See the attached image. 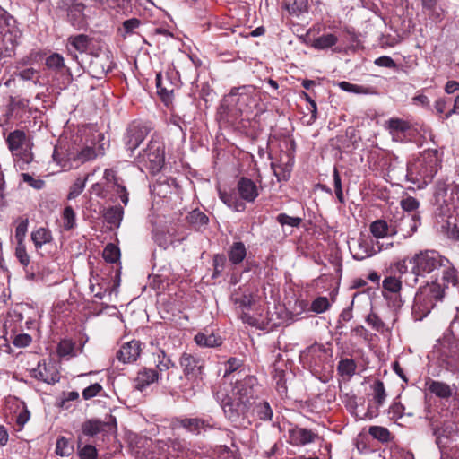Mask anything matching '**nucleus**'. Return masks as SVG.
Listing matches in <instances>:
<instances>
[{
	"instance_id": "1",
	"label": "nucleus",
	"mask_w": 459,
	"mask_h": 459,
	"mask_svg": "<svg viewBox=\"0 0 459 459\" xmlns=\"http://www.w3.org/2000/svg\"><path fill=\"white\" fill-rule=\"evenodd\" d=\"M261 385L255 376L246 375L237 379L230 394L225 395L221 405L226 418L234 424H243L255 400H258Z\"/></svg>"
},
{
	"instance_id": "2",
	"label": "nucleus",
	"mask_w": 459,
	"mask_h": 459,
	"mask_svg": "<svg viewBox=\"0 0 459 459\" xmlns=\"http://www.w3.org/2000/svg\"><path fill=\"white\" fill-rule=\"evenodd\" d=\"M440 163L437 150L424 151L419 158L408 163L406 178L413 184L427 185L437 173L441 167Z\"/></svg>"
},
{
	"instance_id": "3",
	"label": "nucleus",
	"mask_w": 459,
	"mask_h": 459,
	"mask_svg": "<svg viewBox=\"0 0 459 459\" xmlns=\"http://www.w3.org/2000/svg\"><path fill=\"white\" fill-rule=\"evenodd\" d=\"M444 294V289L436 282L420 288L415 295L412 306V313L415 317L420 320L426 317L437 302L442 300Z\"/></svg>"
},
{
	"instance_id": "4",
	"label": "nucleus",
	"mask_w": 459,
	"mask_h": 459,
	"mask_svg": "<svg viewBox=\"0 0 459 459\" xmlns=\"http://www.w3.org/2000/svg\"><path fill=\"white\" fill-rule=\"evenodd\" d=\"M409 263L412 264L411 273L415 284L418 276H425L442 266H448L449 260L435 250H425L415 254L410 258Z\"/></svg>"
},
{
	"instance_id": "5",
	"label": "nucleus",
	"mask_w": 459,
	"mask_h": 459,
	"mask_svg": "<svg viewBox=\"0 0 459 459\" xmlns=\"http://www.w3.org/2000/svg\"><path fill=\"white\" fill-rule=\"evenodd\" d=\"M135 160L142 170L145 169L153 175L157 174L165 163L164 143L159 139L152 138Z\"/></svg>"
},
{
	"instance_id": "6",
	"label": "nucleus",
	"mask_w": 459,
	"mask_h": 459,
	"mask_svg": "<svg viewBox=\"0 0 459 459\" xmlns=\"http://www.w3.org/2000/svg\"><path fill=\"white\" fill-rule=\"evenodd\" d=\"M227 101L241 115L249 116L256 108L258 98L255 87L244 85L233 88L227 96Z\"/></svg>"
},
{
	"instance_id": "7",
	"label": "nucleus",
	"mask_w": 459,
	"mask_h": 459,
	"mask_svg": "<svg viewBox=\"0 0 459 459\" xmlns=\"http://www.w3.org/2000/svg\"><path fill=\"white\" fill-rule=\"evenodd\" d=\"M98 153L94 147L85 146L80 151L66 150L65 153L63 148L56 147L53 152V159L62 167H67V162H77L78 164H83L87 161L92 160L97 158Z\"/></svg>"
},
{
	"instance_id": "8",
	"label": "nucleus",
	"mask_w": 459,
	"mask_h": 459,
	"mask_svg": "<svg viewBox=\"0 0 459 459\" xmlns=\"http://www.w3.org/2000/svg\"><path fill=\"white\" fill-rule=\"evenodd\" d=\"M179 365L184 378L192 385L203 379L204 362L198 356L184 352L179 358Z\"/></svg>"
},
{
	"instance_id": "9",
	"label": "nucleus",
	"mask_w": 459,
	"mask_h": 459,
	"mask_svg": "<svg viewBox=\"0 0 459 459\" xmlns=\"http://www.w3.org/2000/svg\"><path fill=\"white\" fill-rule=\"evenodd\" d=\"M87 71L94 78L101 79L114 67V63L108 52L87 55Z\"/></svg>"
},
{
	"instance_id": "10",
	"label": "nucleus",
	"mask_w": 459,
	"mask_h": 459,
	"mask_svg": "<svg viewBox=\"0 0 459 459\" xmlns=\"http://www.w3.org/2000/svg\"><path fill=\"white\" fill-rule=\"evenodd\" d=\"M148 130L145 126L133 124L126 130L124 141L128 151L134 152L146 138Z\"/></svg>"
},
{
	"instance_id": "11",
	"label": "nucleus",
	"mask_w": 459,
	"mask_h": 459,
	"mask_svg": "<svg viewBox=\"0 0 459 459\" xmlns=\"http://www.w3.org/2000/svg\"><path fill=\"white\" fill-rule=\"evenodd\" d=\"M31 376L47 384H55L59 380L56 367L52 363H46L45 361L38 363V367L31 370Z\"/></svg>"
},
{
	"instance_id": "12",
	"label": "nucleus",
	"mask_w": 459,
	"mask_h": 459,
	"mask_svg": "<svg viewBox=\"0 0 459 459\" xmlns=\"http://www.w3.org/2000/svg\"><path fill=\"white\" fill-rule=\"evenodd\" d=\"M288 433L289 443L297 446H304L318 438L316 433L305 428L295 427L289 429Z\"/></svg>"
},
{
	"instance_id": "13",
	"label": "nucleus",
	"mask_w": 459,
	"mask_h": 459,
	"mask_svg": "<svg viewBox=\"0 0 459 459\" xmlns=\"http://www.w3.org/2000/svg\"><path fill=\"white\" fill-rule=\"evenodd\" d=\"M420 224V216L417 214H407L403 215L399 222L394 225L396 230V235L401 233L403 238L411 237L414 232L417 231L419 225Z\"/></svg>"
},
{
	"instance_id": "14",
	"label": "nucleus",
	"mask_w": 459,
	"mask_h": 459,
	"mask_svg": "<svg viewBox=\"0 0 459 459\" xmlns=\"http://www.w3.org/2000/svg\"><path fill=\"white\" fill-rule=\"evenodd\" d=\"M177 422L187 432L194 435H200L202 431H207L208 429L215 428L214 425L209 423L208 420H205L201 418L178 419Z\"/></svg>"
},
{
	"instance_id": "15",
	"label": "nucleus",
	"mask_w": 459,
	"mask_h": 459,
	"mask_svg": "<svg viewBox=\"0 0 459 459\" xmlns=\"http://www.w3.org/2000/svg\"><path fill=\"white\" fill-rule=\"evenodd\" d=\"M237 190L240 198L248 203H253L259 195L255 183L246 177L239 178L237 184Z\"/></svg>"
},
{
	"instance_id": "16",
	"label": "nucleus",
	"mask_w": 459,
	"mask_h": 459,
	"mask_svg": "<svg viewBox=\"0 0 459 459\" xmlns=\"http://www.w3.org/2000/svg\"><path fill=\"white\" fill-rule=\"evenodd\" d=\"M140 353V342L133 340L121 346V348L117 352V358L123 363H131L139 358Z\"/></svg>"
},
{
	"instance_id": "17",
	"label": "nucleus",
	"mask_w": 459,
	"mask_h": 459,
	"mask_svg": "<svg viewBox=\"0 0 459 459\" xmlns=\"http://www.w3.org/2000/svg\"><path fill=\"white\" fill-rule=\"evenodd\" d=\"M351 253L355 260L361 261L375 255L377 251L371 240L360 237L358 238L356 246L351 248Z\"/></svg>"
},
{
	"instance_id": "18",
	"label": "nucleus",
	"mask_w": 459,
	"mask_h": 459,
	"mask_svg": "<svg viewBox=\"0 0 459 459\" xmlns=\"http://www.w3.org/2000/svg\"><path fill=\"white\" fill-rule=\"evenodd\" d=\"M159 379V373L156 369L143 368L137 372L134 380V388L143 392L152 384L157 382Z\"/></svg>"
},
{
	"instance_id": "19",
	"label": "nucleus",
	"mask_w": 459,
	"mask_h": 459,
	"mask_svg": "<svg viewBox=\"0 0 459 459\" xmlns=\"http://www.w3.org/2000/svg\"><path fill=\"white\" fill-rule=\"evenodd\" d=\"M425 385L430 394L440 399L447 400L453 395L452 387L445 382L428 378Z\"/></svg>"
},
{
	"instance_id": "20",
	"label": "nucleus",
	"mask_w": 459,
	"mask_h": 459,
	"mask_svg": "<svg viewBox=\"0 0 459 459\" xmlns=\"http://www.w3.org/2000/svg\"><path fill=\"white\" fill-rule=\"evenodd\" d=\"M370 233L377 239L396 235V230L393 224H388L385 220H376L369 226Z\"/></svg>"
},
{
	"instance_id": "21",
	"label": "nucleus",
	"mask_w": 459,
	"mask_h": 459,
	"mask_svg": "<svg viewBox=\"0 0 459 459\" xmlns=\"http://www.w3.org/2000/svg\"><path fill=\"white\" fill-rule=\"evenodd\" d=\"M385 128L389 131L393 139L398 141L411 128V125L403 119L393 117L385 122Z\"/></svg>"
},
{
	"instance_id": "22",
	"label": "nucleus",
	"mask_w": 459,
	"mask_h": 459,
	"mask_svg": "<svg viewBox=\"0 0 459 459\" xmlns=\"http://www.w3.org/2000/svg\"><path fill=\"white\" fill-rule=\"evenodd\" d=\"M249 415L256 416L260 420L269 421L273 418V411L268 402L255 400Z\"/></svg>"
},
{
	"instance_id": "23",
	"label": "nucleus",
	"mask_w": 459,
	"mask_h": 459,
	"mask_svg": "<svg viewBox=\"0 0 459 459\" xmlns=\"http://www.w3.org/2000/svg\"><path fill=\"white\" fill-rule=\"evenodd\" d=\"M85 4H75L66 9L68 19L74 27L81 29L85 26Z\"/></svg>"
},
{
	"instance_id": "24",
	"label": "nucleus",
	"mask_w": 459,
	"mask_h": 459,
	"mask_svg": "<svg viewBox=\"0 0 459 459\" xmlns=\"http://www.w3.org/2000/svg\"><path fill=\"white\" fill-rule=\"evenodd\" d=\"M186 221L195 230H203L209 222L208 216L199 209L191 211L186 217Z\"/></svg>"
},
{
	"instance_id": "25",
	"label": "nucleus",
	"mask_w": 459,
	"mask_h": 459,
	"mask_svg": "<svg viewBox=\"0 0 459 459\" xmlns=\"http://www.w3.org/2000/svg\"><path fill=\"white\" fill-rule=\"evenodd\" d=\"M247 255V248L243 242H234L228 252L229 260L232 264H239Z\"/></svg>"
},
{
	"instance_id": "26",
	"label": "nucleus",
	"mask_w": 459,
	"mask_h": 459,
	"mask_svg": "<svg viewBox=\"0 0 459 459\" xmlns=\"http://www.w3.org/2000/svg\"><path fill=\"white\" fill-rule=\"evenodd\" d=\"M26 141V134L23 130L16 129L6 137V143L12 152L19 151Z\"/></svg>"
},
{
	"instance_id": "27",
	"label": "nucleus",
	"mask_w": 459,
	"mask_h": 459,
	"mask_svg": "<svg viewBox=\"0 0 459 459\" xmlns=\"http://www.w3.org/2000/svg\"><path fill=\"white\" fill-rule=\"evenodd\" d=\"M53 239L51 231L47 228H39L31 232V240L36 250L42 247L43 245L50 243Z\"/></svg>"
},
{
	"instance_id": "28",
	"label": "nucleus",
	"mask_w": 459,
	"mask_h": 459,
	"mask_svg": "<svg viewBox=\"0 0 459 459\" xmlns=\"http://www.w3.org/2000/svg\"><path fill=\"white\" fill-rule=\"evenodd\" d=\"M195 342L202 347H218L222 343L221 338L212 333H198L195 336Z\"/></svg>"
},
{
	"instance_id": "29",
	"label": "nucleus",
	"mask_w": 459,
	"mask_h": 459,
	"mask_svg": "<svg viewBox=\"0 0 459 459\" xmlns=\"http://www.w3.org/2000/svg\"><path fill=\"white\" fill-rule=\"evenodd\" d=\"M444 268L442 280L444 284L448 287L451 285L455 287L459 293V272L454 267L449 261L448 266H442Z\"/></svg>"
},
{
	"instance_id": "30",
	"label": "nucleus",
	"mask_w": 459,
	"mask_h": 459,
	"mask_svg": "<svg viewBox=\"0 0 459 459\" xmlns=\"http://www.w3.org/2000/svg\"><path fill=\"white\" fill-rule=\"evenodd\" d=\"M103 216L108 224L118 228L123 220L124 209L121 206H111L106 210Z\"/></svg>"
},
{
	"instance_id": "31",
	"label": "nucleus",
	"mask_w": 459,
	"mask_h": 459,
	"mask_svg": "<svg viewBox=\"0 0 459 459\" xmlns=\"http://www.w3.org/2000/svg\"><path fill=\"white\" fill-rule=\"evenodd\" d=\"M219 197L228 207L235 212H243L246 209V204L232 193L220 190Z\"/></svg>"
},
{
	"instance_id": "32",
	"label": "nucleus",
	"mask_w": 459,
	"mask_h": 459,
	"mask_svg": "<svg viewBox=\"0 0 459 459\" xmlns=\"http://www.w3.org/2000/svg\"><path fill=\"white\" fill-rule=\"evenodd\" d=\"M424 13L430 20L437 22L443 18V11L437 6V0H421Z\"/></svg>"
},
{
	"instance_id": "33",
	"label": "nucleus",
	"mask_w": 459,
	"mask_h": 459,
	"mask_svg": "<svg viewBox=\"0 0 459 459\" xmlns=\"http://www.w3.org/2000/svg\"><path fill=\"white\" fill-rule=\"evenodd\" d=\"M338 42V38L336 35L333 33L324 34L316 39H315L310 46L317 50H325L329 48H332Z\"/></svg>"
},
{
	"instance_id": "34",
	"label": "nucleus",
	"mask_w": 459,
	"mask_h": 459,
	"mask_svg": "<svg viewBox=\"0 0 459 459\" xmlns=\"http://www.w3.org/2000/svg\"><path fill=\"white\" fill-rule=\"evenodd\" d=\"M357 364L352 359H342L337 366L338 374L347 379H351L356 373Z\"/></svg>"
},
{
	"instance_id": "35",
	"label": "nucleus",
	"mask_w": 459,
	"mask_h": 459,
	"mask_svg": "<svg viewBox=\"0 0 459 459\" xmlns=\"http://www.w3.org/2000/svg\"><path fill=\"white\" fill-rule=\"evenodd\" d=\"M69 44L78 52L86 53L91 39L85 34H79L75 36H70L68 38Z\"/></svg>"
},
{
	"instance_id": "36",
	"label": "nucleus",
	"mask_w": 459,
	"mask_h": 459,
	"mask_svg": "<svg viewBox=\"0 0 459 459\" xmlns=\"http://www.w3.org/2000/svg\"><path fill=\"white\" fill-rule=\"evenodd\" d=\"M370 389L372 390L373 401L377 406H382L387 396L384 383L379 379L375 380L370 385Z\"/></svg>"
},
{
	"instance_id": "37",
	"label": "nucleus",
	"mask_w": 459,
	"mask_h": 459,
	"mask_svg": "<svg viewBox=\"0 0 459 459\" xmlns=\"http://www.w3.org/2000/svg\"><path fill=\"white\" fill-rule=\"evenodd\" d=\"M106 424L99 420H89L82 423V431L85 436L94 437L104 430Z\"/></svg>"
},
{
	"instance_id": "38",
	"label": "nucleus",
	"mask_w": 459,
	"mask_h": 459,
	"mask_svg": "<svg viewBox=\"0 0 459 459\" xmlns=\"http://www.w3.org/2000/svg\"><path fill=\"white\" fill-rule=\"evenodd\" d=\"M14 76L22 81H31L34 84L39 83V72L32 67L19 66V70L14 72Z\"/></svg>"
},
{
	"instance_id": "39",
	"label": "nucleus",
	"mask_w": 459,
	"mask_h": 459,
	"mask_svg": "<svg viewBox=\"0 0 459 459\" xmlns=\"http://www.w3.org/2000/svg\"><path fill=\"white\" fill-rule=\"evenodd\" d=\"M156 368L157 371L162 373L169 368H175V362L168 356L164 350L160 349L156 354Z\"/></svg>"
},
{
	"instance_id": "40",
	"label": "nucleus",
	"mask_w": 459,
	"mask_h": 459,
	"mask_svg": "<svg viewBox=\"0 0 459 459\" xmlns=\"http://www.w3.org/2000/svg\"><path fill=\"white\" fill-rule=\"evenodd\" d=\"M231 300L241 312L248 310L254 302L253 297L250 294L234 293L231 297Z\"/></svg>"
},
{
	"instance_id": "41",
	"label": "nucleus",
	"mask_w": 459,
	"mask_h": 459,
	"mask_svg": "<svg viewBox=\"0 0 459 459\" xmlns=\"http://www.w3.org/2000/svg\"><path fill=\"white\" fill-rule=\"evenodd\" d=\"M169 445L164 440H156L152 444V452L156 454L157 456H152L150 459H169Z\"/></svg>"
},
{
	"instance_id": "42",
	"label": "nucleus",
	"mask_w": 459,
	"mask_h": 459,
	"mask_svg": "<svg viewBox=\"0 0 459 459\" xmlns=\"http://www.w3.org/2000/svg\"><path fill=\"white\" fill-rule=\"evenodd\" d=\"M338 86L344 91L352 92L356 94H372L374 91L370 87H365L362 85L353 84L349 82H340Z\"/></svg>"
},
{
	"instance_id": "43",
	"label": "nucleus",
	"mask_w": 459,
	"mask_h": 459,
	"mask_svg": "<svg viewBox=\"0 0 459 459\" xmlns=\"http://www.w3.org/2000/svg\"><path fill=\"white\" fill-rule=\"evenodd\" d=\"M284 5L291 14L299 15L307 11V0H285Z\"/></svg>"
},
{
	"instance_id": "44",
	"label": "nucleus",
	"mask_w": 459,
	"mask_h": 459,
	"mask_svg": "<svg viewBox=\"0 0 459 459\" xmlns=\"http://www.w3.org/2000/svg\"><path fill=\"white\" fill-rule=\"evenodd\" d=\"M74 452V446L72 442L65 437H60L56 440V453L60 456H69Z\"/></svg>"
},
{
	"instance_id": "45",
	"label": "nucleus",
	"mask_w": 459,
	"mask_h": 459,
	"mask_svg": "<svg viewBox=\"0 0 459 459\" xmlns=\"http://www.w3.org/2000/svg\"><path fill=\"white\" fill-rule=\"evenodd\" d=\"M368 433L373 438L382 443H385L390 440V431L385 427L371 426L368 429Z\"/></svg>"
},
{
	"instance_id": "46",
	"label": "nucleus",
	"mask_w": 459,
	"mask_h": 459,
	"mask_svg": "<svg viewBox=\"0 0 459 459\" xmlns=\"http://www.w3.org/2000/svg\"><path fill=\"white\" fill-rule=\"evenodd\" d=\"M46 66L56 72H60L63 68H65V61L61 55L57 53H53L49 56L46 58Z\"/></svg>"
},
{
	"instance_id": "47",
	"label": "nucleus",
	"mask_w": 459,
	"mask_h": 459,
	"mask_svg": "<svg viewBox=\"0 0 459 459\" xmlns=\"http://www.w3.org/2000/svg\"><path fill=\"white\" fill-rule=\"evenodd\" d=\"M63 227L65 230H72L76 224V215L71 206H66L62 214Z\"/></svg>"
},
{
	"instance_id": "48",
	"label": "nucleus",
	"mask_w": 459,
	"mask_h": 459,
	"mask_svg": "<svg viewBox=\"0 0 459 459\" xmlns=\"http://www.w3.org/2000/svg\"><path fill=\"white\" fill-rule=\"evenodd\" d=\"M243 367V361L238 358L231 357L225 363V371L223 377H228L231 374L238 371V375L239 376L241 370H239Z\"/></svg>"
},
{
	"instance_id": "49",
	"label": "nucleus",
	"mask_w": 459,
	"mask_h": 459,
	"mask_svg": "<svg viewBox=\"0 0 459 459\" xmlns=\"http://www.w3.org/2000/svg\"><path fill=\"white\" fill-rule=\"evenodd\" d=\"M102 256L106 262L114 264L120 257V250L116 245L109 243L105 247Z\"/></svg>"
},
{
	"instance_id": "50",
	"label": "nucleus",
	"mask_w": 459,
	"mask_h": 459,
	"mask_svg": "<svg viewBox=\"0 0 459 459\" xmlns=\"http://www.w3.org/2000/svg\"><path fill=\"white\" fill-rule=\"evenodd\" d=\"M56 351L59 357H73L74 356V342L64 339L59 342Z\"/></svg>"
},
{
	"instance_id": "51",
	"label": "nucleus",
	"mask_w": 459,
	"mask_h": 459,
	"mask_svg": "<svg viewBox=\"0 0 459 459\" xmlns=\"http://www.w3.org/2000/svg\"><path fill=\"white\" fill-rule=\"evenodd\" d=\"M78 455L80 459H97L98 451L92 445L82 446L78 444Z\"/></svg>"
},
{
	"instance_id": "52",
	"label": "nucleus",
	"mask_w": 459,
	"mask_h": 459,
	"mask_svg": "<svg viewBox=\"0 0 459 459\" xmlns=\"http://www.w3.org/2000/svg\"><path fill=\"white\" fill-rule=\"evenodd\" d=\"M330 306L329 299L326 297H318L312 301L310 310L321 314L328 310Z\"/></svg>"
},
{
	"instance_id": "53",
	"label": "nucleus",
	"mask_w": 459,
	"mask_h": 459,
	"mask_svg": "<svg viewBox=\"0 0 459 459\" xmlns=\"http://www.w3.org/2000/svg\"><path fill=\"white\" fill-rule=\"evenodd\" d=\"M15 257L24 268L28 267V265L30 264V257L27 253L24 243H17V246L15 247Z\"/></svg>"
},
{
	"instance_id": "54",
	"label": "nucleus",
	"mask_w": 459,
	"mask_h": 459,
	"mask_svg": "<svg viewBox=\"0 0 459 459\" xmlns=\"http://www.w3.org/2000/svg\"><path fill=\"white\" fill-rule=\"evenodd\" d=\"M29 221L27 218H20L17 221L15 229V238L17 243H24V238L28 231Z\"/></svg>"
},
{
	"instance_id": "55",
	"label": "nucleus",
	"mask_w": 459,
	"mask_h": 459,
	"mask_svg": "<svg viewBox=\"0 0 459 459\" xmlns=\"http://www.w3.org/2000/svg\"><path fill=\"white\" fill-rule=\"evenodd\" d=\"M383 288L389 292L398 293L402 289V281L394 276H388L383 281Z\"/></svg>"
},
{
	"instance_id": "56",
	"label": "nucleus",
	"mask_w": 459,
	"mask_h": 459,
	"mask_svg": "<svg viewBox=\"0 0 459 459\" xmlns=\"http://www.w3.org/2000/svg\"><path fill=\"white\" fill-rule=\"evenodd\" d=\"M156 87H157V92L158 94L164 100H168L170 99L173 89L168 88L164 85L163 78L161 74H158L156 75Z\"/></svg>"
},
{
	"instance_id": "57",
	"label": "nucleus",
	"mask_w": 459,
	"mask_h": 459,
	"mask_svg": "<svg viewBox=\"0 0 459 459\" xmlns=\"http://www.w3.org/2000/svg\"><path fill=\"white\" fill-rule=\"evenodd\" d=\"M333 186H334V192L336 198L341 204L345 203L342 187V179L339 173V170L336 167L333 168Z\"/></svg>"
},
{
	"instance_id": "58",
	"label": "nucleus",
	"mask_w": 459,
	"mask_h": 459,
	"mask_svg": "<svg viewBox=\"0 0 459 459\" xmlns=\"http://www.w3.org/2000/svg\"><path fill=\"white\" fill-rule=\"evenodd\" d=\"M276 220L281 226L288 225L295 228L299 227L302 221V219L300 217H292L286 213L278 214Z\"/></svg>"
},
{
	"instance_id": "59",
	"label": "nucleus",
	"mask_w": 459,
	"mask_h": 459,
	"mask_svg": "<svg viewBox=\"0 0 459 459\" xmlns=\"http://www.w3.org/2000/svg\"><path fill=\"white\" fill-rule=\"evenodd\" d=\"M366 322L368 325H370L374 330L377 332H384L385 329V325L382 321V319L374 312H371L366 317Z\"/></svg>"
},
{
	"instance_id": "60",
	"label": "nucleus",
	"mask_w": 459,
	"mask_h": 459,
	"mask_svg": "<svg viewBox=\"0 0 459 459\" xmlns=\"http://www.w3.org/2000/svg\"><path fill=\"white\" fill-rule=\"evenodd\" d=\"M87 178H88V177H86L84 179H82L79 178L74 182V184L71 186L69 193H68V199H70V200L74 199L79 195L82 194V192L83 191V189L85 187Z\"/></svg>"
},
{
	"instance_id": "61",
	"label": "nucleus",
	"mask_w": 459,
	"mask_h": 459,
	"mask_svg": "<svg viewBox=\"0 0 459 459\" xmlns=\"http://www.w3.org/2000/svg\"><path fill=\"white\" fill-rule=\"evenodd\" d=\"M455 219L449 218L446 221V226H443L444 228H446V233L448 238L454 239V240H459V225L455 223Z\"/></svg>"
},
{
	"instance_id": "62",
	"label": "nucleus",
	"mask_w": 459,
	"mask_h": 459,
	"mask_svg": "<svg viewBox=\"0 0 459 459\" xmlns=\"http://www.w3.org/2000/svg\"><path fill=\"white\" fill-rule=\"evenodd\" d=\"M225 263L226 257L224 255L217 254L213 256V277H217L222 273L225 266Z\"/></svg>"
},
{
	"instance_id": "63",
	"label": "nucleus",
	"mask_w": 459,
	"mask_h": 459,
	"mask_svg": "<svg viewBox=\"0 0 459 459\" xmlns=\"http://www.w3.org/2000/svg\"><path fill=\"white\" fill-rule=\"evenodd\" d=\"M102 390V386L99 383L92 384L82 391V397L84 400H90L99 394Z\"/></svg>"
},
{
	"instance_id": "64",
	"label": "nucleus",
	"mask_w": 459,
	"mask_h": 459,
	"mask_svg": "<svg viewBox=\"0 0 459 459\" xmlns=\"http://www.w3.org/2000/svg\"><path fill=\"white\" fill-rule=\"evenodd\" d=\"M419 205V201L412 196H408L401 201L402 208L409 212L416 211Z\"/></svg>"
}]
</instances>
